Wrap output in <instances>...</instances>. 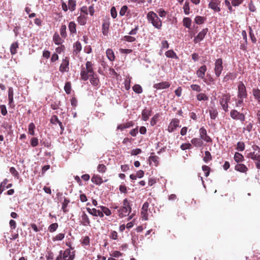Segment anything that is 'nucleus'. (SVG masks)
I'll return each mask as SVG.
<instances>
[{
	"label": "nucleus",
	"instance_id": "42",
	"mask_svg": "<svg viewBox=\"0 0 260 260\" xmlns=\"http://www.w3.org/2000/svg\"><path fill=\"white\" fill-rule=\"evenodd\" d=\"M206 20V17L201 16H197L194 19V21L197 24H202L204 23Z\"/></svg>",
	"mask_w": 260,
	"mask_h": 260
},
{
	"label": "nucleus",
	"instance_id": "56",
	"mask_svg": "<svg viewBox=\"0 0 260 260\" xmlns=\"http://www.w3.org/2000/svg\"><path fill=\"white\" fill-rule=\"evenodd\" d=\"M128 10V7L127 6H123L121 7L119 12V15L121 16H124Z\"/></svg>",
	"mask_w": 260,
	"mask_h": 260
},
{
	"label": "nucleus",
	"instance_id": "45",
	"mask_svg": "<svg viewBox=\"0 0 260 260\" xmlns=\"http://www.w3.org/2000/svg\"><path fill=\"white\" fill-rule=\"evenodd\" d=\"M66 29H67V26L66 25L63 24L60 26V34L61 36L63 38H66L67 36Z\"/></svg>",
	"mask_w": 260,
	"mask_h": 260
},
{
	"label": "nucleus",
	"instance_id": "14",
	"mask_svg": "<svg viewBox=\"0 0 260 260\" xmlns=\"http://www.w3.org/2000/svg\"><path fill=\"white\" fill-rule=\"evenodd\" d=\"M152 114V110L151 108H145L142 111V120L146 121Z\"/></svg>",
	"mask_w": 260,
	"mask_h": 260
},
{
	"label": "nucleus",
	"instance_id": "2",
	"mask_svg": "<svg viewBox=\"0 0 260 260\" xmlns=\"http://www.w3.org/2000/svg\"><path fill=\"white\" fill-rule=\"evenodd\" d=\"M147 18L154 27L160 29L162 26L161 20L158 17L157 14L153 11L149 12L147 15Z\"/></svg>",
	"mask_w": 260,
	"mask_h": 260
},
{
	"label": "nucleus",
	"instance_id": "64",
	"mask_svg": "<svg viewBox=\"0 0 260 260\" xmlns=\"http://www.w3.org/2000/svg\"><path fill=\"white\" fill-rule=\"evenodd\" d=\"M157 12L161 17H164L166 16L167 12L162 9H158Z\"/></svg>",
	"mask_w": 260,
	"mask_h": 260
},
{
	"label": "nucleus",
	"instance_id": "3",
	"mask_svg": "<svg viewBox=\"0 0 260 260\" xmlns=\"http://www.w3.org/2000/svg\"><path fill=\"white\" fill-rule=\"evenodd\" d=\"M131 211L129 202L127 199H125L123 201L122 206L118 210V215L120 217H123L128 215Z\"/></svg>",
	"mask_w": 260,
	"mask_h": 260
},
{
	"label": "nucleus",
	"instance_id": "52",
	"mask_svg": "<svg viewBox=\"0 0 260 260\" xmlns=\"http://www.w3.org/2000/svg\"><path fill=\"white\" fill-rule=\"evenodd\" d=\"M236 149L238 151H243L245 149V144L243 142L237 143Z\"/></svg>",
	"mask_w": 260,
	"mask_h": 260
},
{
	"label": "nucleus",
	"instance_id": "9",
	"mask_svg": "<svg viewBox=\"0 0 260 260\" xmlns=\"http://www.w3.org/2000/svg\"><path fill=\"white\" fill-rule=\"evenodd\" d=\"M180 120L178 118L172 119L167 128V131L169 133H172L174 132L176 128L178 127H180L179 125Z\"/></svg>",
	"mask_w": 260,
	"mask_h": 260
},
{
	"label": "nucleus",
	"instance_id": "18",
	"mask_svg": "<svg viewBox=\"0 0 260 260\" xmlns=\"http://www.w3.org/2000/svg\"><path fill=\"white\" fill-rule=\"evenodd\" d=\"M90 83L95 87H99L100 85V80L98 78L97 74L94 73L89 77Z\"/></svg>",
	"mask_w": 260,
	"mask_h": 260
},
{
	"label": "nucleus",
	"instance_id": "54",
	"mask_svg": "<svg viewBox=\"0 0 260 260\" xmlns=\"http://www.w3.org/2000/svg\"><path fill=\"white\" fill-rule=\"evenodd\" d=\"M180 148L182 150H185L186 149H190L192 148V145L190 143H183L181 145Z\"/></svg>",
	"mask_w": 260,
	"mask_h": 260
},
{
	"label": "nucleus",
	"instance_id": "4",
	"mask_svg": "<svg viewBox=\"0 0 260 260\" xmlns=\"http://www.w3.org/2000/svg\"><path fill=\"white\" fill-rule=\"evenodd\" d=\"M223 70V62L222 58L217 59L214 63V71L217 77H219Z\"/></svg>",
	"mask_w": 260,
	"mask_h": 260
},
{
	"label": "nucleus",
	"instance_id": "5",
	"mask_svg": "<svg viewBox=\"0 0 260 260\" xmlns=\"http://www.w3.org/2000/svg\"><path fill=\"white\" fill-rule=\"evenodd\" d=\"M238 97L239 99H246L247 97L246 87L242 81H240L238 83Z\"/></svg>",
	"mask_w": 260,
	"mask_h": 260
},
{
	"label": "nucleus",
	"instance_id": "24",
	"mask_svg": "<svg viewBox=\"0 0 260 260\" xmlns=\"http://www.w3.org/2000/svg\"><path fill=\"white\" fill-rule=\"evenodd\" d=\"M91 181L96 185H100L103 182L102 178L99 175H93L91 177Z\"/></svg>",
	"mask_w": 260,
	"mask_h": 260
},
{
	"label": "nucleus",
	"instance_id": "16",
	"mask_svg": "<svg viewBox=\"0 0 260 260\" xmlns=\"http://www.w3.org/2000/svg\"><path fill=\"white\" fill-rule=\"evenodd\" d=\"M87 211L92 216H100V217H103L104 216V214L102 211H101L99 210H97L95 208L90 209V208H86Z\"/></svg>",
	"mask_w": 260,
	"mask_h": 260
},
{
	"label": "nucleus",
	"instance_id": "43",
	"mask_svg": "<svg viewBox=\"0 0 260 260\" xmlns=\"http://www.w3.org/2000/svg\"><path fill=\"white\" fill-rule=\"evenodd\" d=\"M159 117V115L158 113L155 114L152 117L150 121V123L151 126H154L157 123Z\"/></svg>",
	"mask_w": 260,
	"mask_h": 260
},
{
	"label": "nucleus",
	"instance_id": "60",
	"mask_svg": "<svg viewBox=\"0 0 260 260\" xmlns=\"http://www.w3.org/2000/svg\"><path fill=\"white\" fill-rule=\"evenodd\" d=\"M0 110L3 116H5L7 114V110L6 109V107L4 105H0Z\"/></svg>",
	"mask_w": 260,
	"mask_h": 260
},
{
	"label": "nucleus",
	"instance_id": "15",
	"mask_svg": "<svg viewBox=\"0 0 260 260\" xmlns=\"http://www.w3.org/2000/svg\"><path fill=\"white\" fill-rule=\"evenodd\" d=\"M207 71V67L205 65H203L200 67L197 71V76L199 78L204 79L205 73Z\"/></svg>",
	"mask_w": 260,
	"mask_h": 260
},
{
	"label": "nucleus",
	"instance_id": "29",
	"mask_svg": "<svg viewBox=\"0 0 260 260\" xmlns=\"http://www.w3.org/2000/svg\"><path fill=\"white\" fill-rule=\"evenodd\" d=\"M208 7L212 9L214 12H219L221 10L219 5L213 4L210 2L208 5Z\"/></svg>",
	"mask_w": 260,
	"mask_h": 260
},
{
	"label": "nucleus",
	"instance_id": "13",
	"mask_svg": "<svg viewBox=\"0 0 260 260\" xmlns=\"http://www.w3.org/2000/svg\"><path fill=\"white\" fill-rule=\"evenodd\" d=\"M80 222L83 226H90V219L84 211L82 212Z\"/></svg>",
	"mask_w": 260,
	"mask_h": 260
},
{
	"label": "nucleus",
	"instance_id": "44",
	"mask_svg": "<svg viewBox=\"0 0 260 260\" xmlns=\"http://www.w3.org/2000/svg\"><path fill=\"white\" fill-rule=\"evenodd\" d=\"M197 99L199 101H206L208 100V97L205 93H199L197 95Z\"/></svg>",
	"mask_w": 260,
	"mask_h": 260
},
{
	"label": "nucleus",
	"instance_id": "49",
	"mask_svg": "<svg viewBox=\"0 0 260 260\" xmlns=\"http://www.w3.org/2000/svg\"><path fill=\"white\" fill-rule=\"evenodd\" d=\"M133 90L137 93H141L143 91L142 87L139 84H136L133 87Z\"/></svg>",
	"mask_w": 260,
	"mask_h": 260
},
{
	"label": "nucleus",
	"instance_id": "37",
	"mask_svg": "<svg viewBox=\"0 0 260 260\" xmlns=\"http://www.w3.org/2000/svg\"><path fill=\"white\" fill-rule=\"evenodd\" d=\"M165 55L167 57L177 59L178 56L176 53L173 50H170L167 51L165 53Z\"/></svg>",
	"mask_w": 260,
	"mask_h": 260
},
{
	"label": "nucleus",
	"instance_id": "8",
	"mask_svg": "<svg viewBox=\"0 0 260 260\" xmlns=\"http://www.w3.org/2000/svg\"><path fill=\"white\" fill-rule=\"evenodd\" d=\"M230 95L229 94H223L222 98L219 101L220 104L222 106L223 110L227 112L228 111L229 105L228 103L230 100Z\"/></svg>",
	"mask_w": 260,
	"mask_h": 260
},
{
	"label": "nucleus",
	"instance_id": "48",
	"mask_svg": "<svg viewBox=\"0 0 260 260\" xmlns=\"http://www.w3.org/2000/svg\"><path fill=\"white\" fill-rule=\"evenodd\" d=\"M35 125L34 123L31 122L29 123L28 125V133L32 135H35Z\"/></svg>",
	"mask_w": 260,
	"mask_h": 260
},
{
	"label": "nucleus",
	"instance_id": "12",
	"mask_svg": "<svg viewBox=\"0 0 260 260\" xmlns=\"http://www.w3.org/2000/svg\"><path fill=\"white\" fill-rule=\"evenodd\" d=\"M208 31V28H206L203 29L201 31H200L198 35L194 37L193 42L194 43H197L201 41H202L205 36L206 35Z\"/></svg>",
	"mask_w": 260,
	"mask_h": 260
},
{
	"label": "nucleus",
	"instance_id": "40",
	"mask_svg": "<svg viewBox=\"0 0 260 260\" xmlns=\"http://www.w3.org/2000/svg\"><path fill=\"white\" fill-rule=\"evenodd\" d=\"M212 159V157L210 152L208 151L205 152V156L203 157V160L205 162L207 163Z\"/></svg>",
	"mask_w": 260,
	"mask_h": 260
},
{
	"label": "nucleus",
	"instance_id": "41",
	"mask_svg": "<svg viewBox=\"0 0 260 260\" xmlns=\"http://www.w3.org/2000/svg\"><path fill=\"white\" fill-rule=\"evenodd\" d=\"M76 6V2L75 0H69L68 7L69 9L71 11H73L75 10Z\"/></svg>",
	"mask_w": 260,
	"mask_h": 260
},
{
	"label": "nucleus",
	"instance_id": "39",
	"mask_svg": "<svg viewBox=\"0 0 260 260\" xmlns=\"http://www.w3.org/2000/svg\"><path fill=\"white\" fill-rule=\"evenodd\" d=\"M204 82L207 85H211L214 83V79L210 74L207 75L206 78L204 77V79H203Z\"/></svg>",
	"mask_w": 260,
	"mask_h": 260
},
{
	"label": "nucleus",
	"instance_id": "55",
	"mask_svg": "<svg viewBox=\"0 0 260 260\" xmlns=\"http://www.w3.org/2000/svg\"><path fill=\"white\" fill-rule=\"evenodd\" d=\"M58 224L57 223H54L51 224L49 227V231L50 232H55L58 228Z\"/></svg>",
	"mask_w": 260,
	"mask_h": 260
},
{
	"label": "nucleus",
	"instance_id": "36",
	"mask_svg": "<svg viewBox=\"0 0 260 260\" xmlns=\"http://www.w3.org/2000/svg\"><path fill=\"white\" fill-rule=\"evenodd\" d=\"M106 55L110 61H113L115 59V55L114 52L111 49H108L106 51Z\"/></svg>",
	"mask_w": 260,
	"mask_h": 260
},
{
	"label": "nucleus",
	"instance_id": "22",
	"mask_svg": "<svg viewBox=\"0 0 260 260\" xmlns=\"http://www.w3.org/2000/svg\"><path fill=\"white\" fill-rule=\"evenodd\" d=\"M191 143L196 147H202L204 144L203 141L200 138H194L191 139Z\"/></svg>",
	"mask_w": 260,
	"mask_h": 260
},
{
	"label": "nucleus",
	"instance_id": "25",
	"mask_svg": "<svg viewBox=\"0 0 260 260\" xmlns=\"http://www.w3.org/2000/svg\"><path fill=\"white\" fill-rule=\"evenodd\" d=\"M73 48V54L77 55L82 49V45L79 41H77L74 44Z\"/></svg>",
	"mask_w": 260,
	"mask_h": 260
},
{
	"label": "nucleus",
	"instance_id": "57",
	"mask_svg": "<svg viewBox=\"0 0 260 260\" xmlns=\"http://www.w3.org/2000/svg\"><path fill=\"white\" fill-rule=\"evenodd\" d=\"M10 172L15 177H19V173L16 170L14 167H11L10 169Z\"/></svg>",
	"mask_w": 260,
	"mask_h": 260
},
{
	"label": "nucleus",
	"instance_id": "32",
	"mask_svg": "<svg viewBox=\"0 0 260 260\" xmlns=\"http://www.w3.org/2000/svg\"><path fill=\"white\" fill-rule=\"evenodd\" d=\"M19 44L17 42H14L11 44L10 47V52L12 55H14L17 53V50L18 48Z\"/></svg>",
	"mask_w": 260,
	"mask_h": 260
},
{
	"label": "nucleus",
	"instance_id": "17",
	"mask_svg": "<svg viewBox=\"0 0 260 260\" xmlns=\"http://www.w3.org/2000/svg\"><path fill=\"white\" fill-rule=\"evenodd\" d=\"M110 24L109 20H104L102 24V33L105 36L108 35Z\"/></svg>",
	"mask_w": 260,
	"mask_h": 260
},
{
	"label": "nucleus",
	"instance_id": "19",
	"mask_svg": "<svg viewBox=\"0 0 260 260\" xmlns=\"http://www.w3.org/2000/svg\"><path fill=\"white\" fill-rule=\"evenodd\" d=\"M170 86L169 82L164 81L158 83L154 84L153 87L156 89H164L169 88Z\"/></svg>",
	"mask_w": 260,
	"mask_h": 260
},
{
	"label": "nucleus",
	"instance_id": "1",
	"mask_svg": "<svg viewBox=\"0 0 260 260\" xmlns=\"http://www.w3.org/2000/svg\"><path fill=\"white\" fill-rule=\"evenodd\" d=\"M93 64L89 61L86 62L85 67H82L80 72L81 80L87 81L90 76L95 73L93 70Z\"/></svg>",
	"mask_w": 260,
	"mask_h": 260
},
{
	"label": "nucleus",
	"instance_id": "31",
	"mask_svg": "<svg viewBox=\"0 0 260 260\" xmlns=\"http://www.w3.org/2000/svg\"><path fill=\"white\" fill-rule=\"evenodd\" d=\"M234 158L235 161H236L238 163L242 162L244 160L243 155L242 154L237 152H235Z\"/></svg>",
	"mask_w": 260,
	"mask_h": 260
},
{
	"label": "nucleus",
	"instance_id": "33",
	"mask_svg": "<svg viewBox=\"0 0 260 260\" xmlns=\"http://www.w3.org/2000/svg\"><path fill=\"white\" fill-rule=\"evenodd\" d=\"M68 27L71 34H76V24L74 21L70 22Z\"/></svg>",
	"mask_w": 260,
	"mask_h": 260
},
{
	"label": "nucleus",
	"instance_id": "20",
	"mask_svg": "<svg viewBox=\"0 0 260 260\" xmlns=\"http://www.w3.org/2000/svg\"><path fill=\"white\" fill-rule=\"evenodd\" d=\"M237 73L236 72H229L224 77L223 81L227 82L229 80H234L237 78Z\"/></svg>",
	"mask_w": 260,
	"mask_h": 260
},
{
	"label": "nucleus",
	"instance_id": "59",
	"mask_svg": "<svg viewBox=\"0 0 260 260\" xmlns=\"http://www.w3.org/2000/svg\"><path fill=\"white\" fill-rule=\"evenodd\" d=\"M90 243V238L88 236H85L83 238V240L82 241V244L83 245L87 246Z\"/></svg>",
	"mask_w": 260,
	"mask_h": 260
},
{
	"label": "nucleus",
	"instance_id": "30",
	"mask_svg": "<svg viewBox=\"0 0 260 260\" xmlns=\"http://www.w3.org/2000/svg\"><path fill=\"white\" fill-rule=\"evenodd\" d=\"M159 157L156 155H151L149 157V165H151L152 162H154L155 166H157L159 164Z\"/></svg>",
	"mask_w": 260,
	"mask_h": 260
},
{
	"label": "nucleus",
	"instance_id": "27",
	"mask_svg": "<svg viewBox=\"0 0 260 260\" xmlns=\"http://www.w3.org/2000/svg\"><path fill=\"white\" fill-rule=\"evenodd\" d=\"M53 41L56 45H59L62 43L63 40H62L59 34L55 32L53 37Z\"/></svg>",
	"mask_w": 260,
	"mask_h": 260
},
{
	"label": "nucleus",
	"instance_id": "62",
	"mask_svg": "<svg viewBox=\"0 0 260 260\" xmlns=\"http://www.w3.org/2000/svg\"><path fill=\"white\" fill-rule=\"evenodd\" d=\"M30 144L32 147H36L38 145V139L37 138L33 137L30 140Z\"/></svg>",
	"mask_w": 260,
	"mask_h": 260
},
{
	"label": "nucleus",
	"instance_id": "21",
	"mask_svg": "<svg viewBox=\"0 0 260 260\" xmlns=\"http://www.w3.org/2000/svg\"><path fill=\"white\" fill-rule=\"evenodd\" d=\"M209 113L211 119H215L217 118L218 115V112L217 109L214 107H210L209 110Z\"/></svg>",
	"mask_w": 260,
	"mask_h": 260
},
{
	"label": "nucleus",
	"instance_id": "28",
	"mask_svg": "<svg viewBox=\"0 0 260 260\" xmlns=\"http://www.w3.org/2000/svg\"><path fill=\"white\" fill-rule=\"evenodd\" d=\"M252 94L254 99L257 101L258 104H260V89L257 88L252 89Z\"/></svg>",
	"mask_w": 260,
	"mask_h": 260
},
{
	"label": "nucleus",
	"instance_id": "34",
	"mask_svg": "<svg viewBox=\"0 0 260 260\" xmlns=\"http://www.w3.org/2000/svg\"><path fill=\"white\" fill-rule=\"evenodd\" d=\"M50 122L52 124H56L57 123L59 125L60 128L62 129H63V127H62V123L58 119L57 116H56V115L52 116L50 119Z\"/></svg>",
	"mask_w": 260,
	"mask_h": 260
},
{
	"label": "nucleus",
	"instance_id": "11",
	"mask_svg": "<svg viewBox=\"0 0 260 260\" xmlns=\"http://www.w3.org/2000/svg\"><path fill=\"white\" fill-rule=\"evenodd\" d=\"M69 58L65 57L63 58L62 62L59 67V71L61 73L67 72L69 70Z\"/></svg>",
	"mask_w": 260,
	"mask_h": 260
},
{
	"label": "nucleus",
	"instance_id": "63",
	"mask_svg": "<svg viewBox=\"0 0 260 260\" xmlns=\"http://www.w3.org/2000/svg\"><path fill=\"white\" fill-rule=\"evenodd\" d=\"M142 152V150L140 148H136L133 149L131 151V154L132 155H137Z\"/></svg>",
	"mask_w": 260,
	"mask_h": 260
},
{
	"label": "nucleus",
	"instance_id": "38",
	"mask_svg": "<svg viewBox=\"0 0 260 260\" xmlns=\"http://www.w3.org/2000/svg\"><path fill=\"white\" fill-rule=\"evenodd\" d=\"M183 25L187 28H190L191 24V19L189 17H185L183 19Z\"/></svg>",
	"mask_w": 260,
	"mask_h": 260
},
{
	"label": "nucleus",
	"instance_id": "7",
	"mask_svg": "<svg viewBox=\"0 0 260 260\" xmlns=\"http://www.w3.org/2000/svg\"><path fill=\"white\" fill-rule=\"evenodd\" d=\"M246 157L253 160L255 161L256 168L260 170V155L258 153L255 151L249 152L247 153Z\"/></svg>",
	"mask_w": 260,
	"mask_h": 260
},
{
	"label": "nucleus",
	"instance_id": "61",
	"mask_svg": "<svg viewBox=\"0 0 260 260\" xmlns=\"http://www.w3.org/2000/svg\"><path fill=\"white\" fill-rule=\"evenodd\" d=\"M109 237L113 240H116L118 238V234L116 231H112L110 232Z\"/></svg>",
	"mask_w": 260,
	"mask_h": 260
},
{
	"label": "nucleus",
	"instance_id": "26",
	"mask_svg": "<svg viewBox=\"0 0 260 260\" xmlns=\"http://www.w3.org/2000/svg\"><path fill=\"white\" fill-rule=\"evenodd\" d=\"M70 202V200L69 199L64 197L63 201L62 203L61 207V209L63 213H66L69 212V209L67 208V207Z\"/></svg>",
	"mask_w": 260,
	"mask_h": 260
},
{
	"label": "nucleus",
	"instance_id": "50",
	"mask_svg": "<svg viewBox=\"0 0 260 260\" xmlns=\"http://www.w3.org/2000/svg\"><path fill=\"white\" fill-rule=\"evenodd\" d=\"M97 170L99 172L104 173L107 170V168L104 164H99L98 166Z\"/></svg>",
	"mask_w": 260,
	"mask_h": 260
},
{
	"label": "nucleus",
	"instance_id": "23",
	"mask_svg": "<svg viewBox=\"0 0 260 260\" xmlns=\"http://www.w3.org/2000/svg\"><path fill=\"white\" fill-rule=\"evenodd\" d=\"M235 169L241 173H246L248 171L247 167L243 164H238L235 167Z\"/></svg>",
	"mask_w": 260,
	"mask_h": 260
},
{
	"label": "nucleus",
	"instance_id": "46",
	"mask_svg": "<svg viewBox=\"0 0 260 260\" xmlns=\"http://www.w3.org/2000/svg\"><path fill=\"white\" fill-rule=\"evenodd\" d=\"M9 180L8 179H5L0 184V194L4 191L6 187V185L8 184Z\"/></svg>",
	"mask_w": 260,
	"mask_h": 260
},
{
	"label": "nucleus",
	"instance_id": "58",
	"mask_svg": "<svg viewBox=\"0 0 260 260\" xmlns=\"http://www.w3.org/2000/svg\"><path fill=\"white\" fill-rule=\"evenodd\" d=\"M191 89L197 92H200L201 91V88L200 85L197 84H192L190 85Z\"/></svg>",
	"mask_w": 260,
	"mask_h": 260
},
{
	"label": "nucleus",
	"instance_id": "6",
	"mask_svg": "<svg viewBox=\"0 0 260 260\" xmlns=\"http://www.w3.org/2000/svg\"><path fill=\"white\" fill-rule=\"evenodd\" d=\"M230 116L234 120H239L241 122H243L245 119L244 114L240 113L235 109H233L231 111Z\"/></svg>",
	"mask_w": 260,
	"mask_h": 260
},
{
	"label": "nucleus",
	"instance_id": "35",
	"mask_svg": "<svg viewBox=\"0 0 260 260\" xmlns=\"http://www.w3.org/2000/svg\"><path fill=\"white\" fill-rule=\"evenodd\" d=\"M87 17L85 15H80L77 17L78 22L81 25H85L86 23Z\"/></svg>",
	"mask_w": 260,
	"mask_h": 260
},
{
	"label": "nucleus",
	"instance_id": "10",
	"mask_svg": "<svg viewBox=\"0 0 260 260\" xmlns=\"http://www.w3.org/2000/svg\"><path fill=\"white\" fill-rule=\"evenodd\" d=\"M199 133H200V138L203 141L206 142H212V140L210 138V136H209L207 135V131L205 129V127H202L199 129Z\"/></svg>",
	"mask_w": 260,
	"mask_h": 260
},
{
	"label": "nucleus",
	"instance_id": "53",
	"mask_svg": "<svg viewBox=\"0 0 260 260\" xmlns=\"http://www.w3.org/2000/svg\"><path fill=\"white\" fill-rule=\"evenodd\" d=\"M203 171L205 172V176L208 177L210 172V168L206 165H203L202 167Z\"/></svg>",
	"mask_w": 260,
	"mask_h": 260
},
{
	"label": "nucleus",
	"instance_id": "47",
	"mask_svg": "<svg viewBox=\"0 0 260 260\" xmlns=\"http://www.w3.org/2000/svg\"><path fill=\"white\" fill-rule=\"evenodd\" d=\"M184 13L186 15H188L190 13L189 3L188 1H186L183 7Z\"/></svg>",
	"mask_w": 260,
	"mask_h": 260
},
{
	"label": "nucleus",
	"instance_id": "51",
	"mask_svg": "<svg viewBox=\"0 0 260 260\" xmlns=\"http://www.w3.org/2000/svg\"><path fill=\"white\" fill-rule=\"evenodd\" d=\"M64 89L67 94H70L71 92V83L70 82L66 83Z\"/></svg>",
	"mask_w": 260,
	"mask_h": 260
}]
</instances>
